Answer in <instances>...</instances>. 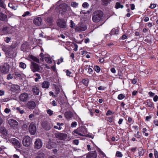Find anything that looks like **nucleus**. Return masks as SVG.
Returning <instances> with one entry per match:
<instances>
[{"label": "nucleus", "mask_w": 158, "mask_h": 158, "mask_svg": "<svg viewBox=\"0 0 158 158\" xmlns=\"http://www.w3.org/2000/svg\"><path fill=\"white\" fill-rule=\"evenodd\" d=\"M103 12L101 10H98L95 11L93 14L92 20L95 23L100 21L103 16Z\"/></svg>", "instance_id": "nucleus-1"}, {"label": "nucleus", "mask_w": 158, "mask_h": 158, "mask_svg": "<svg viewBox=\"0 0 158 158\" xmlns=\"http://www.w3.org/2000/svg\"><path fill=\"white\" fill-rule=\"evenodd\" d=\"M87 132V130L85 127L84 126H81L75 130L73 132V134L76 136H85Z\"/></svg>", "instance_id": "nucleus-2"}, {"label": "nucleus", "mask_w": 158, "mask_h": 158, "mask_svg": "<svg viewBox=\"0 0 158 158\" xmlns=\"http://www.w3.org/2000/svg\"><path fill=\"white\" fill-rule=\"evenodd\" d=\"M30 68L31 71L34 73L38 72L39 73H42L43 68L39 64L32 61L30 65Z\"/></svg>", "instance_id": "nucleus-3"}, {"label": "nucleus", "mask_w": 158, "mask_h": 158, "mask_svg": "<svg viewBox=\"0 0 158 158\" xmlns=\"http://www.w3.org/2000/svg\"><path fill=\"white\" fill-rule=\"evenodd\" d=\"M10 90L14 94L19 93L20 91V87L18 85L12 84L11 85Z\"/></svg>", "instance_id": "nucleus-4"}, {"label": "nucleus", "mask_w": 158, "mask_h": 158, "mask_svg": "<svg viewBox=\"0 0 158 158\" xmlns=\"http://www.w3.org/2000/svg\"><path fill=\"white\" fill-rule=\"evenodd\" d=\"M8 123L10 127L14 129H16L18 128L19 123L15 120L10 119L8 120Z\"/></svg>", "instance_id": "nucleus-5"}, {"label": "nucleus", "mask_w": 158, "mask_h": 158, "mask_svg": "<svg viewBox=\"0 0 158 158\" xmlns=\"http://www.w3.org/2000/svg\"><path fill=\"white\" fill-rule=\"evenodd\" d=\"M57 26L60 28L65 29L66 27V21L64 19H59L57 21Z\"/></svg>", "instance_id": "nucleus-6"}, {"label": "nucleus", "mask_w": 158, "mask_h": 158, "mask_svg": "<svg viewBox=\"0 0 158 158\" xmlns=\"http://www.w3.org/2000/svg\"><path fill=\"white\" fill-rule=\"evenodd\" d=\"M22 143L24 146L28 147L31 143L30 137L28 136H26L23 140Z\"/></svg>", "instance_id": "nucleus-7"}, {"label": "nucleus", "mask_w": 158, "mask_h": 158, "mask_svg": "<svg viewBox=\"0 0 158 158\" xmlns=\"http://www.w3.org/2000/svg\"><path fill=\"white\" fill-rule=\"evenodd\" d=\"M9 66L7 63H4L0 67L1 72L3 73L6 74L8 73L9 70Z\"/></svg>", "instance_id": "nucleus-8"}, {"label": "nucleus", "mask_w": 158, "mask_h": 158, "mask_svg": "<svg viewBox=\"0 0 158 158\" xmlns=\"http://www.w3.org/2000/svg\"><path fill=\"white\" fill-rule=\"evenodd\" d=\"M30 133L32 135H34L36 131V128L35 125L33 123H31L29 127Z\"/></svg>", "instance_id": "nucleus-9"}, {"label": "nucleus", "mask_w": 158, "mask_h": 158, "mask_svg": "<svg viewBox=\"0 0 158 158\" xmlns=\"http://www.w3.org/2000/svg\"><path fill=\"white\" fill-rule=\"evenodd\" d=\"M56 137L58 139L60 140H64L66 139L67 135L66 134L61 133L60 132L56 133L55 134Z\"/></svg>", "instance_id": "nucleus-10"}, {"label": "nucleus", "mask_w": 158, "mask_h": 158, "mask_svg": "<svg viewBox=\"0 0 158 158\" xmlns=\"http://www.w3.org/2000/svg\"><path fill=\"white\" fill-rule=\"evenodd\" d=\"M29 98V95L28 94L24 93L21 94L19 97V99L20 101L24 102L27 101Z\"/></svg>", "instance_id": "nucleus-11"}, {"label": "nucleus", "mask_w": 158, "mask_h": 158, "mask_svg": "<svg viewBox=\"0 0 158 158\" xmlns=\"http://www.w3.org/2000/svg\"><path fill=\"white\" fill-rule=\"evenodd\" d=\"M11 141L13 145L15 147L19 148L21 147V144L19 141L15 138H12Z\"/></svg>", "instance_id": "nucleus-12"}, {"label": "nucleus", "mask_w": 158, "mask_h": 158, "mask_svg": "<svg viewBox=\"0 0 158 158\" xmlns=\"http://www.w3.org/2000/svg\"><path fill=\"white\" fill-rule=\"evenodd\" d=\"M87 29V27L84 25L82 24H78L75 28V30L76 31L80 32L85 31Z\"/></svg>", "instance_id": "nucleus-13"}, {"label": "nucleus", "mask_w": 158, "mask_h": 158, "mask_svg": "<svg viewBox=\"0 0 158 158\" xmlns=\"http://www.w3.org/2000/svg\"><path fill=\"white\" fill-rule=\"evenodd\" d=\"M42 142L39 139H37L35 142V147L37 149H40L42 147Z\"/></svg>", "instance_id": "nucleus-14"}, {"label": "nucleus", "mask_w": 158, "mask_h": 158, "mask_svg": "<svg viewBox=\"0 0 158 158\" xmlns=\"http://www.w3.org/2000/svg\"><path fill=\"white\" fill-rule=\"evenodd\" d=\"M97 153L95 151L89 152L86 156V158H96Z\"/></svg>", "instance_id": "nucleus-15"}, {"label": "nucleus", "mask_w": 158, "mask_h": 158, "mask_svg": "<svg viewBox=\"0 0 158 158\" xmlns=\"http://www.w3.org/2000/svg\"><path fill=\"white\" fill-rule=\"evenodd\" d=\"M56 146V143L49 140L46 144V148L48 149H51L55 148Z\"/></svg>", "instance_id": "nucleus-16"}, {"label": "nucleus", "mask_w": 158, "mask_h": 158, "mask_svg": "<svg viewBox=\"0 0 158 158\" xmlns=\"http://www.w3.org/2000/svg\"><path fill=\"white\" fill-rule=\"evenodd\" d=\"M27 106L30 109H32L35 108L36 106L35 102L32 101H30L28 102L27 103Z\"/></svg>", "instance_id": "nucleus-17"}, {"label": "nucleus", "mask_w": 158, "mask_h": 158, "mask_svg": "<svg viewBox=\"0 0 158 158\" xmlns=\"http://www.w3.org/2000/svg\"><path fill=\"white\" fill-rule=\"evenodd\" d=\"M41 18L40 17H38L34 19L33 23L35 25L40 26L41 24Z\"/></svg>", "instance_id": "nucleus-18"}, {"label": "nucleus", "mask_w": 158, "mask_h": 158, "mask_svg": "<svg viewBox=\"0 0 158 158\" xmlns=\"http://www.w3.org/2000/svg\"><path fill=\"white\" fill-rule=\"evenodd\" d=\"M32 91L34 95H38L40 93V90L36 86H34L32 89Z\"/></svg>", "instance_id": "nucleus-19"}, {"label": "nucleus", "mask_w": 158, "mask_h": 158, "mask_svg": "<svg viewBox=\"0 0 158 158\" xmlns=\"http://www.w3.org/2000/svg\"><path fill=\"white\" fill-rule=\"evenodd\" d=\"M10 28L8 27L4 26L3 27L2 31L4 34H9L10 32Z\"/></svg>", "instance_id": "nucleus-20"}, {"label": "nucleus", "mask_w": 158, "mask_h": 158, "mask_svg": "<svg viewBox=\"0 0 158 158\" xmlns=\"http://www.w3.org/2000/svg\"><path fill=\"white\" fill-rule=\"evenodd\" d=\"M43 127L46 130H49L51 129V127L49 124L47 122H44L42 124Z\"/></svg>", "instance_id": "nucleus-21"}, {"label": "nucleus", "mask_w": 158, "mask_h": 158, "mask_svg": "<svg viewBox=\"0 0 158 158\" xmlns=\"http://www.w3.org/2000/svg\"><path fill=\"white\" fill-rule=\"evenodd\" d=\"M47 22L49 25H51L52 24L53 18L52 16L48 17L46 20Z\"/></svg>", "instance_id": "nucleus-22"}, {"label": "nucleus", "mask_w": 158, "mask_h": 158, "mask_svg": "<svg viewBox=\"0 0 158 158\" xmlns=\"http://www.w3.org/2000/svg\"><path fill=\"white\" fill-rule=\"evenodd\" d=\"M64 115L65 118L67 119H70L73 117V114L70 111L66 112L65 113Z\"/></svg>", "instance_id": "nucleus-23"}, {"label": "nucleus", "mask_w": 158, "mask_h": 158, "mask_svg": "<svg viewBox=\"0 0 158 158\" xmlns=\"http://www.w3.org/2000/svg\"><path fill=\"white\" fill-rule=\"evenodd\" d=\"M41 85L43 88L48 89L49 87L50 84L48 81H45L42 83Z\"/></svg>", "instance_id": "nucleus-24"}, {"label": "nucleus", "mask_w": 158, "mask_h": 158, "mask_svg": "<svg viewBox=\"0 0 158 158\" xmlns=\"http://www.w3.org/2000/svg\"><path fill=\"white\" fill-rule=\"evenodd\" d=\"M146 103H147L146 105L147 106L152 109L154 108V105L153 102H151L149 100H147Z\"/></svg>", "instance_id": "nucleus-25"}, {"label": "nucleus", "mask_w": 158, "mask_h": 158, "mask_svg": "<svg viewBox=\"0 0 158 158\" xmlns=\"http://www.w3.org/2000/svg\"><path fill=\"white\" fill-rule=\"evenodd\" d=\"M7 15L2 13V15H0V20L2 21H6L7 19Z\"/></svg>", "instance_id": "nucleus-26"}, {"label": "nucleus", "mask_w": 158, "mask_h": 158, "mask_svg": "<svg viewBox=\"0 0 158 158\" xmlns=\"http://www.w3.org/2000/svg\"><path fill=\"white\" fill-rule=\"evenodd\" d=\"M15 4H13L12 3V2H10L9 3L8 6L11 8L13 10H16L17 9V8L18 7V6L15 5Z\"/></svg>", "instance_id": "nucleus-27"}, {"label": "nucleus", "mask_w": 158, "mask_h": 158, "mask_svg": "<svg viewBox=\"0 0 158 158\" xmlns=\"http://www.w3.org/2000/svg\"><path fill=\"white\" fill-rule=\"evenodd\" d=\"M4 1V0H0V7L3 9H6V6Z\"/></svg>", "instance_id": "nucleus-28"}, {"label": "nucleus", "mask_w": 158, "mask_h": 158, "mask_svg": "<svg viewBox=\"0 0 158 158\" xmlns=\"http://www.w3.org/2000/svg\"><path fill=\"white\" fill-rule=\"evenodd\" d=\"M30 58L35 62L37 63H40L39 59L38 58L32 55H31Z\"/></svg>", "instance_id": "nucleus-29"}, {"label": "nucleus", "mask_w": 158, "mask_h": 158, "mask_svg": "<svg viewBox=\"0 0 158 158\" xmlns=\"http://www.w3.org/2000/svg\"><path fill=\"white\" fill-rule=\"evenodd\" d=\"M118 32V30L117 29H113L110 31L111 35H114L115 34H117Z\"/></svg>", "instance_id": "nucleus-30"}, {"label": "nucleus", "mask_w": 158, "mask_h": 158, "mask_svg": "<svg viewBox=\"0 0 158 158\" xmlns=\"http://www.w3.org/2000/svg\"><path fill=\"white\" fill-rule=\"evenodd\" d=\"M89 82V80L87 78L83 79L82 81V83L86 86L88 85Z\"/></svg>", "instance_id": "nucleus-31"}, {"label": "nucleus", "mask_w": 158, "mask_h": 158, "mask_svg": "<svg viewBox=\"0 0 158 158\" xmlns=\"http://www.w3.org/2000/svg\"><path fill=\"white\" fill-rule=\"evenodd\" d=\"M123 5H121L120 2H117L116 3L115 8L116 9H118L119 8H123Z\"/></svg>", "instance_id": "nucleus-32"}, {"label": "nucleus", "mask_w": 158, "mask_h": 158, "mask_svg": "<svg viewBox=\"0 0 158 158\" xmlns=\"http://www.w3.org/2000/svg\"><path fill=\"white\" fill-rule=\"evenodd\" d=\"M138 154L139 156H143L144 154L143 150L141 148H139L138 150Z\"/></svg>", "instance_id": "nucleus-33"}, {"label": "nucleus", "mask_w": 158, "mask_h": 158, "mask_svg": "<svg viewBox=\"0 0 158 158\" xmlns=\"http://www.w3.org/2000/svg\"><path fill=\"white\" fill-rule=\"evenodd\" d=\"M115 156L118 157H122L123 156V155L122 152L119 151H117L115 154Z\"/></svg>", "instance_id": "nucleus-34"}, {"label": "nucleus", "mask_w": 158, "mask_h": 158, "mask_svg": "<svg viewBox=\"0 0 158 158\" xmlns=\"http://www.w3.org/2000/svg\"><path fill=\"white\" fill-rule=\"evenodd\" d=\"M45 61L48 63H51L52 61L51 58L49 57H46L45 58Z\"/></svg>", "instance_id": "nucleus-35"}, {"label": "nucleus", "mask_w": 158, "mask_h": 158, "mask_svg": "<svg viewBox=\"0 0 158 158\" xmlns=\"http://www.w3.org/2000/svg\"><path fill=\"white\" fill-rule=\"evenodd\" d=\"M19 66L21 68L23 69H25L26 67V64L22 62H21L20 63Z\"/></svg>", "instance_id": "nucleus-36"}, {"label": "nucleus", "mask_w": 158, "mask_h": 158, "mask_svg": "<svg viewBox=\"0 0 158 158\" xmlns=\"http://www.w3.org/2000/svg\"><path fill=\"white\" fill-rule=\"evenodd\" d=\"M125 98V96L123 94H119L118 97V98L119 100H122Z\"/></svg>", "instance_id": "nucleus-37"}, {"label": "nucleus", "mask_w": 158, "mask_h": 158, "mask_svg": "<svg viewBox=\"0 0 158 158\" xmlns=\"http://www.w3.org/2000/svg\"><path fill=\"white\" fill-rule=\"evenodd\" d=\"M63 123H57V126H59L58 127V130H60L62 129L61 126H62L64 125Z\"/></svg>", "instance_id": "nucleus-38"}, {"label": "nucleus", "mask_w": 158, "mask_h": 158, "mask_svg": "<svg viewBox=\"0 0 158 158\" xmlns=\"http://www.w3.org/2000/svg\"><path fill=\"white\" fill-rule=\"evenodd\" d=\"M94 71L90 67L87 73L89 74L92 75Z\"/></svg>", "instance_id": "nucleus-39"}, {"label": "nucleus", "mask_w": 158, "mask_h": 158, "mask_svg": "<svg viewBox=\"0 0 158 158\" xmlns=\"http://www.w3.org/2000/svg\"><path fill=\"white\" fill-rule=\"evenodd\" d=\"M47 112L50 116H51L53 114V111L50 109L47 110Z\"/></svg>", "instance_id": "nucleus-40"}, {"label": "nucleus", "mask_w": 158, "mask_h": 158, "mask_svg": "<svg viewBox=\"0 0 158 158\" xmlns=\"http://www.w3.org/2000/svg\"><path fill=\"white\" fill-rule=\"evenodd\" d=\"M95 70L97 73H99L100 70V68L98 66H95Z\"/></svg>", "instance_id": "nucleus-41"}, {"label": "nucleus", "mask_w": 158, "mask_h": 158, "mask_svg": "<svg viewBox=\"0 0 158 158\" xmlns=\"http://www.w3.org/2000/svg\"><path fill=\"white\" fill-rule=\"evenodd\" d=\"M70 27L71 28H73L75 26V24L74 23L73 21L71 20L70 21Z\"/></svg>", "instance_id": "nucleus-42"}, {"label": "nucleus", "mask_w": 158, "mask_h": 158, "mask_svg": "<svg viewBox=\"0 0 158 158\" xmlns=\"http://www.w3.org/2000/svg\"><path fill=\"white\" fill-rule=\"evenodd\" d=\"M55 90L56 91V94H58L60 93V89L58 86L55 87Z\"/></svg>", "instance_id": "nucleus-43"}, {"label": "nucleus", "mask_w": 158, "mask_h": 158, "mask_svg": "<svg viewBox=\"0 0 158 158\" xmlns=\"http://www.w3.org/2000/svg\"><path fill=\"white\" fill-rule=\"evenodd\" d=\"M14 74L17 77L19 78H21V74L18 72H15L14 73Z\"/></svg>", "instance_id": "nucleus-44"}, {"label": "nucleus", "mask_w": 158, "mask_h": 158, "mask_svg": "<svg viewBox=\"0 0 158 158\" xmlns=\"http://www.w3.org/2000/svg\"><path fill=\"white\" fill-rule=\"evenodd\" d=\"M30 13L29 11H27L24 13L22 16L23 17H26L29 15Z\"/></svg>", "instance_id": "nucleus-45"}, {"label": "nucleus", "mask_w": 158, "mask_h": 158, "mask_svg": "<svg viewBox=\"0 0 158 158\" xmlns=\"http://www.w3.org/2000/svg\"><path fill=\"white\" fill-rule=\"evenodd\" d=\"M77 125V123L76 122H73L71 125V127H76Z\"/></svg>", "instance_id": "nucleus-46"}, {"label": "nucleus", "mask_w": 158, "mask_h": 158, "mask_svg": "<svg viewBox=\"0 0 158 158\" xmlns=\"http://www.w3.org/2000/svg\"><path fill=\"white\" fill-rule=\"evenodd\" d=\"M16 110L21 114H23L24 112V111L23 110H21L20 108L19 107H17L16 108Z\"/></svg>", "instance_id": "nucleus-47"}, {"label": "nucleus", "mask_w": 158, "mask_h": 158, "mask_svg": "<svg viewBox=\"0 0 158 158\" xmlns=\"http://www.w3.org/2000/svg\"><path fill=\"white\" fill-rule=\"evenodd\" d=\"M82 6L84 8L88 7L89 6V4L88 3L85 2L82 4Z\"/></svg>", "instance_id": "nucleus-48"}, {"label": "nucleus", "mask_w": 158, "mask_h": 158, "mask_svg": "<svg viewBox=\"0 0 158 158\" xmlns=\"http://www.w3.org/2000/svg\"><path fill=\"white\" fill-rule=\"evenodd\" d=\"M110 0H103L102 3L104 5H106L110 3Z\"/></svg>", "instance_id": "nucleus-49"}, {"label": "nucleus", "mask_w": 158, "mask_h": 158, "mask_svg": "<svg viewBox=\"0 0 158 158\" xmlns=\"http://www.w3.org/2000/svg\"><path fill=\"white\" fill-rule=\"evenodd\" d=\"M78 5V3L74 2H72L71 4V6L73 7H76Z\"/></svg>", "instance_id": "nucleus-50"}, {"label": "nucleus", "mask_w": 158, "mask_h": 158, "mask_svg": "<svg viewBox=\"0 0 158 158\" xmlns=\"http://www.w3.org/2000/svg\"><path fill=\"white\" fill-rule=\"evenodd\" d=\"M27 47L26 45L25 44H23L21 47V49L22 50L24 51V49L26 48Z\"/></svg>", "instance_id": "nucleus-51"}, {"label": "nucleus", "mask_w": 158, "mask_h": 158, "mask_svg": "<svg viewBox=\"0 0 158 158\" xmlns=\"http://www.w3.org/2000/svg\"><path fill=\"white\" fill-rule=\"evenodd\" d=\"M2 50L3 51L6 52H9V51L8 49V48L7 47L4 46V47L2 48Z\"/></svg>", "instance_id": "nucleus-52"}, {"label": "nucleus", "mask_w": 158, "mask_h": 158, "mask_svg": "<svg viewBox=\"0 0 158 158\" xmlns=\"http://www.w3.org/2000/svg\"><path fill=\"white\" fill-rule=\"evenodd\" d=\"M13 77L11 74L9 73L7 76V79L9 80L10 79H12Z\"/></svg>", "instance_id": "nucleus-53"}, {"label": "nucleus", "mask_w": 158, "mask_h": 158, "mask_svg": "<svg viewBox=\"0 0 158 158\" xmlns=\"http://www.w3.org/2000/svg\"><path fill=\"white\" fill-rule=\"evenodd\" d=\"M66 75L68 76H71L70 75L72 73L69 71V70H66Z\"/></svg>", "instance_id": "nucleus-54"}, {"label": "nucleus", "mask_w": 158, "mask_h": 158, "mask_svg": "<svg viewBox=\"0 0 158 158\" xmlns=\"http://www.w3.org/2000/svg\"><path fill=\"white\" fill-rule=\"evenodd\" d=\"M154 155L155 156V158H158V152L156 150H154Z\"/></svg>", "instance_id": "nucleus-55"}, {"label": "nucleus", "mask_w": 158, "mask_h": 158, "mask_svg": "<svg viewBox=\"0 0 158 158\" xmlns=\"http://www.w3.org/2000/svg\"><path fill=\"white\" fill-rule=\"evenodd\" d=\"M10 40V38L8 37H6L5 40V41L7 43H8Z\"/></svg>", "instance_id": "nucleus-56"}, {"label": "nucleus", "mask_w": 158, "mask_h": 158, "mask_svg": "<svg viewBox=\"0 0 158 158\" xmlns=\"http://www.w3.org/2000/svg\"><path fill=\"white\" fill-rule=\"evenodd\" d=\"M148 94L151 97H152L154 96L155 95V94L154 93H153L151 91L149 92L148 93Z\"/></svg>", "instance_id": "nucleus-57"}, {"label": "nucleus", "mask_w": 158, "mask_h": 158, "mask_svg": "<svg viewBox=\"0 0 158 158\" xmlns=\"http://www.w3.org/2000/svg\"><path fill=\"white\" fill-rule=\"evenodd\" d=\"M153 99L154 102H157L158 100V96L157 95L154 96Z\"/></svg>", "instance_id": "nucleus-58"}, {"label": "nucleus", "mask_w": 158, "mask_h": 158, "mask_svg": "<svg viewBox=\"0 0 158 158\" xmlns=\"http://www.w3.org/2000/svg\"><path fill=\"white\" fill-rule=\"evenodd\" d=\"M112 114V112L110 110H109L106 112V115L108 116L111 115Z\"/></svg>", "instance_id": "nucleus-59"}, {"label": "nucleus", "mask_w": 158, "mask_h": 158, "mask_svg": "<svg viewBox=\"0 0 158 158\" xmlns=\"http://www.w3.org/2000/svg\"><path fill=\"white\" fill-rule=\"evenodd\" d=\"M10 111V110L9 108H6L4 110V112L7 114H8Z\"/></svg>", "instance_id": "nucleus-60"}, {"label": "nucleus", "mask_w": 158, "mask_h": 158, "mask_svg": "<svg viewBox=\"0 0 158 158\" xmlns=\"http://www.w3.org/2000/svg\"><path fill=\"white\" fill-rule=\"evenodd\" d=\"M156 6V5L155 4H152L149 6L150 8L151 9H153Z\"/></svg>", "instance_id": "nucleus-61"}, {"label": "nucleus", "mask_w": 158, "mask_h": 158, "mask_svg": "<svg viewBox=\"0 0 158 158\" xmlns=\"http://www.w3.org/2000/svg\"><path fill=\"white\" fill-rule=\"evenodd\" d=\"M90 67V65H85L84 67V69H85V71H88V70Z\"/></svg>", "instance_id": "nucleus-62"}, {"label": "nucleus", "mask_w": 158, "mask_h": 158, "mask_svg": "<svg viewBox=\"0 0 158 158\" xmlns=\"http://www.w3.org/2000/svg\"><path fill=\"white\" fill-rule=\"evenodd\" d=\"M105 87L102 86H100L98 88V89L99 90H104L105 89Z\"/></svg>", "instance_id": "nucleus-63"}, {"label": "nucleus", "mask_w": 158, "mask_h": 158, "mask_svg": "<svg viewBox=\"0 0 158 158\" xmlns=\"http://www.w3.org/2000/svg\"><path fill=\"white\" fill-rule=\"evenodd\" d=\"M136 80L135 78H134L133 79L131 80V83L132 84H135L136 83Z\"/></svg>", "instance_id": "nucleus-64"}]
</instances>
